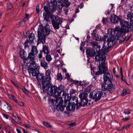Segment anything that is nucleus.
<instances>
[{"label":"nucleus","instance_id":"f257e3e1","mask_svg":"<svg viewBox=\"0 0 133 133\" xmlns=\"http://www.w3.org/2000/svg\"><path fill=\"white\" fill-rule=\"evenodd\" d=\"M99 62L100 66L102 68V71L103 74H104V75L103 76L104 82L101 84V86L102 89L103 91H108L109 92L112 93L115 90V87L114 85L112 83V80L113 79V76L111 74H109L108 72L107 68L105 66V61L104 62V64L102 65L101 64L102 61H98Z\"/></svg>","mask_w":133,"mask_h":133},{"label":"nucleus","instance_id":"f03ea898","mask_svg":"<svg viewBox=\"0 0 133 133\" xmlns=\"http://www.w3.org/2000/svg\"><path fill=\"white\" fill-rule=\"evenodd\" d=\"M101 46L99 45H97L95 47L93 48V49L94 51L95 54H97L96 55L95 59L96 61H102L101 63H100L102 65L104 64V62L105 60V54L107 52L105 49H100Z\"/></svg>","mask_w":133,"mask_h":133},{"label":"nucleus","instance_id":"7ed1b4c3","mask_svg":"<svg viewBox=\"0 0 133 133\" xmlns=\"http://www.w3.org/2000/svg\"><path fill=\"white\" fill-rule=\"evenodd\" d=\"M42 88L44 92H46L51 96H54L55 98L58 95L57 87L55 85L52 86L50 84L43 83L42 84Z\"/></svg>","mask_w":133,"mask_h":133},{"label":"nucleus","instance_id":"20e7f679","mask_svg":"<svg viewBox=\"0 0 133 133\" xmlns=\"http://www.w3.org/2000/svg\"><path fill=\"white\" fill-rule=\"evenodd\" d=\"M51 22L55 30L59 29L60 25H61L62 22V19L57 16L51 15L50 17Z\"/></svg>","mask_w":133,"mask_h":133},{"label":"nucleus","instance_id":"39448f33","mask_svg":"<svg viewBox=\"0 0 133 133\" xmlns=\"http://www.w3.org/2000/svg\"><path fill=\"white\" fill-rule=\"evenodd\" d=\"M56 98L55 100H52V102L53 103V104L56 106L57 110L62 112L64 110V107L62 105L63 102L62 98L59 97Z\"/></svg>","mask_w":133,"mask_h":133},{"label":"nucleus","instance_id":"423d86ee","mask_svg":"<svg viewBox=\"0 0 133 133\" xmlns=\"http://www.w3.org/2000/svg\"><path fill=\"white\" fill-rule=\"evenodd\" d=\"M29 66L28 72L30 75L34 76L36 74V70L38 68V66L37 64L35 61L31 62Z\"/></svg>","mask_w":133,"mask_h":133},{"label":"nucleus","instance_id":"0eeeda50","mask_svg":"<svg viewBox=\"0 0 133 133\" xmlns=\"http://www.w3.org/2000/svg\"><path fill=\"white\" fill-rule=\"evenodd\" d=\"M90 98H92L94 100L95 102H97L100 100L101 98V95L100 92L93 91L91 92L89 96Z\"/></svg>","mask_w":133,"mask_h":133},{"label":"nucleus","instance_id":"6e6552de","mask_svg":"<svg viewBox=\"0 0 133 133\" xmlns=\"http://www.w3.org/2000/svg\"><path fill=\"white\" fill-rule=\"evenodd\" d=\"M42 34L44 36L43 37V40L44 42H42V43L44 44L45 43V39H46L45 36H48L50 34V29L49 25L48 24H46L44 28L42 25Z\"/></svg>","mask_w":133,"mask_h":133},{"label":"nucleus","instance_id":"1a4fd4ad","mask_svg":"<svg viewBox=\"0 0 133 133\" xmlns=\"http://www.w3.org/2000/svg\"><path fill=\"white\" fill-rule=\"evenodd\" d=\"M115 43L114 40L111 39V38H110V39H107V42H104L103 48L105 49L107 52H108L110 48Z\"/></svg>","mask_w":133,"mask_h":133},{"label":"nucleus","instance_id":"9d476101","mask_svg":"<svg viewBox=\"0 0 133 133\" xmlns=\"http://www.w3.org/2000/svg\"><path fill=\"white\" fill-rule=\"evenodd\" d=\"M51 73L50 70L48 69L46 71L45 76V77L43 76L42 74V84L43 83H46L48 84L50 82V80L51 79L50 75Z\"/></svg>","mask_w":133,"mask_h":133},{"label":"nucleus","instance_id":"9b49d317","mask_svg":"<svg viewBox=\"0 0 133 133\" xmlns=\"http://www.w3.org/2000/svg\"><path fill=\"white\" fill-rule=\"evenodd\" d=\"M35 58V54L32 53H30L29 54L27 58H25L23 59V62L24 63L28 64L30 63L31 62L35 61H34Z\"/></svg>","mask_w":133,"mask_h":133},{"label":"nucleus","instance_id":"f8f14e48","mask_svg":"<svg viewBox=\"0 0 133 133\" xmlns=\"http://www.w3.org/2000/svg\"><path fill=\"white\" fill-rule=\"evenodd\" d=\"M67 105L65 106L64 105V108L65 107H66V111H65L64 112V113L66 114H68V111H73L75 109V105L74 104H73L71 103H70V102H69L67 103H66Z\"/></svg>","mask_w":133,"mask_h":133},{"label":"nucleus","instance_id":"ddd939ff","mask_svg":"<svg viewBox=\"0 0 133 133\" xmlns=\"http://www.w3.org/2000/svg\"><path fill=\"white\" fill-rule=\"evenodd\" d=\"M61 0H51L50 3L51 6H49L50 10L51 12H53L55 10V5L57 2H59Z\"/></svg>","mask_w":133,"mask_h":133},{"label":"nucleus","instance_id":"4468645a","mask_svg":"<svg viewBox=\"0 0 133 133\" xmlns=\"http://www.w3.org/2000/svg\"><path fill=\"white\" fill-rule=\"evenodd\" d=\"M110 19V21L114 23H116L120 22L121 18L118 17L116 15H113L111 16Z\"/></svg>","mask_w":133,"mask_h":133},{"label":"nucleus","instance_id":"2eb2a0df","mask_svg":"<svg viewBox=\"0 0 133 133\" xmlns=\"http://www.w3.org/2000/svg\"><path fill=\"white\" fill-rule=\"evenodd\" d=\"M38 39L37 44L38 45L42 42V25L41 24L39 25L38 31Z\"/></svg>","mask_w":133,"mask_h":133},{"label":"nucleus","instance_id":"dca6fc26","mask_svg":"<svg viewBox=\"0 0 133 133\" xmlns=\"http://www.w3.org/2000/svg\"><path fill=\"white\" fill-rule=\"evenodd\" d=\"M36 76V78L38 81V88H40L41 89L42 85V74L40 73H36V75L35 76Z\"/></svg>","mask_w":133,"mask_h":133},{"label":"nucleus","instance_id":"f3484780","mask_svg":"<svg viewBox=\"0 0 133 133\" xmlns=\"http://www.w3.org/2000/svg\"><path fill=\"white\" fill-rule=\"evenodd\" d=\"M124 35L123 34L120 36H118L117 37V38L118 39H119L120 40L119 42L122 43L123 42H126L129 39V38L128 37L126 38L127 36H124Z\"/></svg>","mask_w":133,"mask_h":133},{"label":"nucleus","instance_id":"a211bd4d","mask_svg":"<svg viewBox=\"0 0 133 133\" xmlns=\"http://www.w3.org/2000/svg\"><path fill=\"white\" fill-rule=\"evenodd\" d=\"M115 34L116 36L117 37L118 36H120L123 34L124 35L125 34L124 32L121 29H120L119 27H116L114 29Z\"/></svg>","mask_w":133,"mask_h":133},{"label":"nucleus","instance_id":"6ab92c4d","mask_svg":"<svg viewBox=\"0 0 133 133\" xmlns=\"http://www.w3.org/2000/svg\"><path fill=\"white\" fill-rule=\"evenodd\" d=\"M86 52L87 55L90 57L96 55L93 48L92 49L90 48L87 49Z\"/></svg>","mask_w":133,"mask_h":133},{"label":"nucleus","instance_id":"aec40b11","mask_svg":"<svg viewBox=\"0 0 133 133\" xmlns=\"http://www.w3.org/2000/svg\"><path fill=\"white\" fill-rule=\"evenodd\" d=\"M120 24L122 27H124L125 28H131L129 26V22L124 20H121Z\"/></svg>","mask_w":133,"mask_h":133},{"label":"nucleus","instance_id":"412c9836","mask_svg":"<svg viewBox=\"0 0 133 133\" xmlns=\"http://www.w3.org/2000/svg\"><path fill=\"white\" fill-rule=\"evenodd\" d=\"M81 101H80L79 103V107L80 106H84L87 104L88 100L87 98L84 99H81Z\"/></svg>","mask_w":133,"mask_h":133},{"label":"nucleus","instance_id":"4be33fe9","mask_svg":"<svg viewBox=\"0 0 133 133\" xmlns=\"http://www.w3.org/2000/svg\"><path fill=\"white\" fill-rule=\"evenodd\" d=\"M44 4L45 5L44 7V9L46 12L45 13H51L49 10V8L50 9L49 6H51L50 5V3L48 2H46Z\"/></svg>","mask_w":133,"mask_h":133},{"label":"nucleus","instance_id":"5701e85b","mask_svg":"<svg viewBox=\"0 0 133 133\" xmlns=\"http://www.w3.org/2000/svg\"><path fill=\"white\" fill-rule=\"evenodd\" d=\"M52 15L51 13H43V16L44 17V20L46 21L47 22H50L49 19L50 17Z\"/></svg>","mask_w":133,"mask_h":133},{"label":"nucleus","instance_id":"b1692460","mask_svg":"<svg viewBox=\"0 0 133 133\" xmlns=\"http://www.w3.org/2000/svg\"><path fill=\"white\" fill-rule=\"evenodd\" d=\"M62 2V1L60 0L59 2H57L56 4L57 7L59 9V11L60 12H61V9L63 6V3Z\"/></svg>","mask_w":133,"mask_h":133},{"label":"nucleus","instance_id":"393cba45","mask_svg":"<svg viewBox=\"0 0 133 133\" xmlns=\"http://www.w3.org/2000/svg\"><path fill=\"white\" fill-rule=\"evenodd\" d=\"M43 52L46 54H48L49 53V47L45 45H43V48L42 52Z\"/></svg>","mask_w":133,"mask_h":133},{"label":"nucleus","instance_id":"a878e982","mask_svg":"<svg viewBox=\"0 0 133 133\" xmlns=\"http://www.w3.org/2000/svg\"><path fill=\"white\" fill-rule=\"evenodd\" d=\"M72 102L71 103L75 105H76L78 108H79V103L78 100L77 98V97H75L73 98H72Z\"/></svg>","mask_w":133,"mask_h":133},{"label":"nucleus","instance_id":"bb28decb","mask_svg":"<svg viewBox=\"0 0 133 133\" xmlns=\"http://www.w3.org/2000/svg\"><path fill=\"white\" fill-rule=\"evenodd\" d=\"M127 19L128 21L133 22V14L129 12L127 13Z\"/></svg>","mask_w":133,"mask_h":133},{"label":"nucleus","instance_id":"cd10ccee","mask_svg":"<svg viewBox=\"0 0 133 133\" xmlns=\"http://www.w3.org/2000/svg\"><path fill=\"white\" fill-rule=\"evenodd\" d=\"M57 93L58 95L57 96H56L55 98L59 97H61L62 98V97L63 98L65 95H66V92L65 91L59 92V93L57 92Z\"/></svg>","mask_w":133,"mask_h":133},{"label":"nucleus","instance_id":"c85d7f7f","mask_svg":"<svg viewBox=\"0 0 133 133\" xmlns=\"http://www.w3.org/2000/svg\"><path fill=\"white\" fill-rule=\"evenodd\" d=\"M63 98L64 99V105L66 106L67 104H66L67 103V102L69 101V100L70 99V97L69 96V95L66 94V95H65L63 97Z\"/></svg>","mask_w":133,"mask_h":133},{"label":"nucleus","instance_id":"c756f323","mask_svg":"<svg viewBox=\"0 0 133 133\" xmlns=\"http://www.w3.org/2000/svg\"><path fill=\"white\" fill-rule=\"evenodd\" d=\"M29 15L28 14H25V17L24 18L23 21H21V22L19 23V24L21 25H22V24H24L25 21H28L29 19Z\"/></svg>","mask_w":133,"mask_h":133},{"label":"nucleus","instance_id":"7c9ffc66","mask_svg":"<svg viewBox=\"0 0 133 133\" xmlns=\"http://www.w3.org/2000/svg\"><path fill=\"white\" fill-rule=\"evenodd\" d=\"M87 96L88 94L84 92L80 93L79 96V98H80L81 99L87 98Z\"/></svg>","mask_w":133,"mask_h":133},{"label":"nucleus","instance_id":"2f4dec72","mask_svg":"<svg viewBox=\"0 0 133 133\" xmlns=\"http://www.w3.org/2000/svg\"><path fill=\"white\" fill-rule=\"evenodd\" d=\"M65 90V87L61 84L57 87V92L59 93L61 92L64 91Z\"/></svg>","mask_w":133,"mask_h":133},{"label":"nucleus","instance_id":"473e14b6","mask_svg":"<svg viewBox=\"0 0 133 133\" xmlns=\"http://www.w3.org/2000/svg\"><path fill=\"white\" fill-rule=\"evenodd\" d=\"M64 3L63 4L64 6L66 7H68L70 4V2L68 1V0H61Z\"/></svg>","mask_w":133,"mask_h":133},{"label":"nucleus","instance_id":"72a5a7b5","mask_svg":"<svg viewBox=\"0 0 133 133\" xmlns=\"http://www.w3.org/2000/svg\"><path fill=\"white\" fill-rule=\"evenodd\" d=\"M89 84V82L86 81H80L79 82V85L83 87L85 86L88 85Z\"/></svg>","mask_w":133,"mask_h":133},{"label":"nucleus","instance_id":"f704fd0d","mask_svg":"<svg viewBox=\"0 0 133 133\" xmlns=\"http://www.w3.org/2000/svg\"><path fill=\"white\" fill-rule=\"evenodd\" d=\"M8 96L10 99L13 100L15 102H17V99L14 98V96L10 94H8Z\"/></svg>","mask_w":133,"mask_h":133},{"label":"nucleus","instance_id":"c9c22d12","mask_svg":"<svg viewBox=\"0 0 133 133\" xmlns=\"http://www.w3.org/2000/svg\"><path fill=\"white\" fill-rule=\"evenodd\" d=\"M29 35V38L30 41L31 42H32L35 38V34L33 33H31Z\"/></svg>","mask_w":133,"mask_h":133},{"label":"nucleus","instance_id":"e433bc0d","mask_svg":"<svg viewBox=\"0 0 133 133\" xmlns=\"http://www.w3.org/2000/svg\"><path fill=\"white\" fill-rule=\"evenodd\" d=\"M98 69L99 70L96 72L95 73V74L96 75H101L103 74L102 71V69L101 68L100 64H99L98 66Z\"/></svg>","mask_w":133,"mask_h":133},{"label":"nucleus","instance_id":"4c0bfd02","mask_svg":"<svg viewBox=\"0 0 133 133\" xmlns=\"http://www.w3.org/2000/svg\"><path fill=\"white\" fill-rule=\"evenodd\" d=\"M31 51L33 54H36L38 53V51L36 48L35 46H32V48Z\"/></svg>","mask_w":133,"mask_h":133},{"label":"nucleus","instance_id":"58836bf2","mask_svg":"<svg viewBox=\"0 0 133 133\" xmlns=\"http://www.w3.org/2000/svg\"><path fill=\"white\" fill-rule=\"evenodd\" d=\"M130 91L129 90L127 89H124L122 91V96H124L125 95L127 94H129Z\"/></svg>","mask_w":133,"mask_h":133},{"label":"nucleus","instance_id":"ea45409f","mask_svg":"<svg viewBox=\"0 0 133 133\" xmlns=\"http://www.w3.org/2000/svg\"><path fill=\"white\" fill-rule=\"evenodd\" d=\"M42 66L45 69H47L48 67V63L45 61H42Z\"/></svg>","mask_w":133,"mask_h":133},{"label":"nucleus","instance_id":"a19ab883","mask_svg":"<svg viewBox=\"0 0 133 133\" xmlns=\"http://www.w3.org/2000/svg\"><path fill=\"white\" fill-rule=\"evenodd\" d=\"M30 43L28 40H26L24 43V47L25 49H29V47L28 45L30 44Z\"/></svg>","mask_w":133,"mask_h":133},{"label":"nucleus","instance_id":"79ce46f5","mask_svg":"<svg viewBox=\"0 0 133 133\" xmlns=\"http://www.w3.org/2000/svg\"><path fill=\"white\" fill-rule=\"evenodd\" d=\"M25 52L24 51H20L19 53L20 56L22 58H23V59L25 58H25Z\"/></svg>","mask_w":133,"mask_h":133},{"label":"nucleus","instance_id":"37998d69","mask_svg":"<svg viewBox=\"0 0 133 133\" xmlns=\"http://www.w3.org/2000/svg\"><path fill=\"white\" fill-rule=\"evenodd\" d=\"M93 39L97 41L100 40L99 36L97 34L95 33L93 36Z\"/></svg>","mask_w":133,"mask_h":133},{"label":"nucleus","instance_id":"c03bdc74","mask_svg":"<svg viewBox=\"0 0 133 133\" xmlns=\"http://www.w3.org/2000/svg\"><path fill=\"white\" fill-rule=\"evenodd\" d=\"M115 31L114 29H111L110 30V31H109V30L108 31V32L109 34H110L111 35L114 36H116L115 34Z\"/></svg>","mask_w":133,"mask_h":133},{"label":"nucleus","instance_id":"a18cd8bd","mask_svg":"<svg viewBox=\"0 0 133 133\" xmlns=\"http://www.w3.org/2000/svg\"><path fill=\"white\" fill-rule=\"evenodd\" d=\"M57 79L59 81H61L63 79V77L61 73H58L57 76Z\"/></svg>","mask_w":133,"mask_h":133},{"label":"nucleus","instance_id":"49530a36","mask_svg":"<svg viewBox=\"0 0 133 133\" xmlns=\"http://www.w3.org/2000/svg\"><path fill=\"white\" fill-rule=\"evenodd\" d=\"M43 124L45 126L51 128L52 126L50 124L47 122L44 121L43 122Z\"/></svg>","mask_w":133,"mask_h":133},{"label":"nucleus","instance_id":"de8ad7c7","mask_svg":"<svg viewBox=\"0 0 133 133\" xmlns=\"http://www.w3.org/2000/svg\"><path fill=\"white\" fill-rule=\"evenodd\" d=\"M46 54L47 55L45 56L46 60L49 62L51 61L52 59V58L51 55L48 54Z\"/></svg>","mask_w":133,"mask_h":133},{"label":"nucleus","instance_id":"09e8293b","mask_svg":"<svg viewBox=\"0 0 133 133\" xmlns=\"http://www.w3.org/2000/svg\"><path fill=\"white\" fill-rule=\"evenodd\" d=\"M91 45L93 46V48L95 47L97 45V42L96 41H92L90 42Z\"/></svg>","mask_w":133,"mask_h":133},{"label":"nucleus","instance_id":"8fccbe9b","mask_svg":"<svg viewBox=\"0 0 133 133\" xmlns=\"http://www.w3.org/2000/svg\"><path fill=\"white\" fill-rule=\"evenodd\" d=\"M69 128L70 129H72L75 128L76 124L74 123H72L69 124Z\"/></svg>","mask_w":133,"mask_h":133},{"label":"nucleus","instance_id":"3c124183","mask_svg":"<svg viewBox=\"0 0 133 133\" xmlns=\"http://www.w3.org/2000/svg\"><path fill=\"white\" fill-rule=\"evenodd\" d=\"M100 94H101V98L102 97H106L107 96V94L106 92H100Z\"/></svg>","mask_w":133,"mask_h":133},{"label":"nucleus","instance_id":"603ef678","mask_svg":"<svg viewBox=\"0 0 133 133\" xmlns=\"http://www.w3.org/2000/svg\"><path fill=\"white\" fill-rule=\"evenodd\" d=\"M71 82L73 84H75L77 85H79V82L77 80H72Z\"/></svg>","mask_w":133,"mask_h":133},{"label":"nucleus","instance_id":"864d4df0","mask_svg":"<svg viewBox=\"0 0 133 133\" xmlns=\"http://www.w3.org/2000/svg\"><path fill=\"white\" fill-rule=\"evenodd\" d=\"M131 110L130 109H125L124 111V113L125 114H130Z\"/></svg>","mask_w":133,"mask_h":133},{"label":"nucleus","instance_id":"5fc2aeb1","mask_svg":"<svg viewBox=\"0 0 133 133\" xmlns=\"http://www.w3.org/2000/svg\"><path fill=\"white\" fill-rule=\"evenodd\" d=\"M7 7L8 9L10 10L12 8V6L11 4L9 3H7Z\"/></svg>","mask_w":133,"mask_h":133},{"label":"nucleus","instance_id":"6e6d98bb","mask_svg":"<svg viewBox=\"0 0 133 133\" xmlns=\"http://www.w3.org/2000/svg\"><path fill=\"white\" fill-rule=\"evenodd\" d=\"M6 108L8 110H11V105L8 103L7 104Z\"/></svg>","mask_w":133,"mask_h":133},{"label":"nucleus","instance_id":"4d7b16f0","mask_svg":"<svg viewBox=\"0 0 133 133\" xmlns=\"http://www.w3.org/2000/svg\"><path fill=\"white\" fill-rule=\"evenodd\" d=\"M22 90L24 93L26 94H28L29 92V91L25 88H24V89H23Z\"/></svg>","mask_w":133,"mask_h":133},{"label":"nucleus","instance_id":"13d9d810","mask_svg":"<svg viewBox=\"0 0 133 133\" xmlns=\"http://www.w3.org/2000/svg\"><path fill=\"white\" fill-rule=\"evenodd\" d=\"M130 118V117L128 116L127 117L125 118L122 119V120L124 122H125L128 120Z\"/></svg>","mask_w":133,"mask_h":133},{"label":"nucleus","instance_id":"bf43d9fd","mask_svg":"<svg viewBox=\"0 0 133 133\" xmlns=\"http://www.w3.org/2000/svg\"><path fill=\"white\" fill-rule=\"evenodd\" d=\"M3 117L4 118H5L6 119H8L9 118V116L7 115L3 114Z\"/></svg>","mask_w":133,"mask_h":133},{"label":"nucleus","instance_id":"052dcab7","mask_svg":"<svg viewBox=\"0 0 133 133\" xmlns=\"http://www.w3.org/2000/svg\"><path fill=\"white\" fill-rule=\"evenodd\" d=\"M92 85L91 84L89 85L88 87H87V88L88 89V90H89L90 91L91 90V88L92 87Z\"/></svg>","mask_w":133,"mask_h":133},{"label":"nucleus","instance_id":"680f3d73","mask_svg":"<svg viewBox=\"0 0 133 133\" xmlns=\"http://www.w3.org/2000/svg\"><path fill=\"white\" fill-rule=\"evenodd\" d=\"M90 91L89 90H88V89L86 88L85 89L84 92H85L86 93H87L88 94V93L90 92Z\"/></svg>","mask_w":133,"mask_h":133},{"label":"nucleus","instance_id":"e2e57ef3","mask_svg":"<svg viewBox=\"0 0 133 133\" xmlns=\"http://www.w3.org/2000/svg\"><path fill=\"white\" fill-rule=\"evenodd\" d=\"M64 13L66 15H67L69 9H65L64 10Z\"/></svg>","mask_w":133,"mask_h":133},{"label":"nucleus","instance_id":"0e129e2a","mask_svg":"<svg viewBox=\"0 0 133 133\" xmlns=\"http://www.w3.org/2000/svg\"><path fill=\"white\" fill-rule=\"evenodd\" d=\"M39 5H37L36 8V10L37 12V13H38L39 12Z\"/></svg>","mask_w":133,"mask_h":133},{"label":"nucleus","instance_id":"69168bd1","mask_svg":"<svg viewBox=\"0 0 133 133\" xmlns=\"http://www.w3.org/2000/svg\"><path fill=\"white\" fill-rule=\"evenodd\" d=\"M108 37L106 35H104L102 37V39L103 41H105L106 42V38H108Z\"/></svg>","mask_w":133,"mask_h":133},{"label":"nucleus","instance_id":"338daca9","mask_svg":"<svg viewBox=\"0 0 133 133\" xmlns=\"http://www.w3.org/2000/svg\"><path fill=\"white\" fill-rule=\"evenodd\" d=\"M75 92L76 90L73 89H71L70 91V93L71 94H74L75 93Z\"/></svg>","mask_w":133,"mask_h":133},{"label":"nucleus","instance_id":"774afa93","mask_svg":"<svg viewBox=\"0 0 133 133\" xmlns=\"http://www.w3.org/2000/svg\"><path fill=\"white\" fill-rule=\"evenodd\" d=\"M129 126H130V125H129V124L126 125L123 127V129H127V128H129Z\"/></svg>","mask_w":133,"mask_h":133}]
</instances>
